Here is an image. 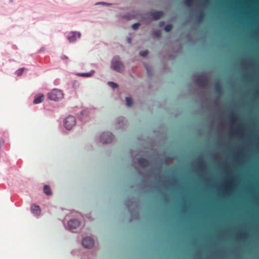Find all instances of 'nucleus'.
I'll return each instance as SVG.
<instances>
[{
  "mask_svg": "<svg viewBox=\"0 0 259 259\" xmlns=\"http://www.w3.org/2000/svg\"><path fill=\"white\" fill-rule=\"evenodd\" d=\"M48 98L51 100L59 101L63 98V93L58 89H53L48 94Z\"/></svg>",
  "mask_w": 259,
  "mask_h": 259,
  "instance_id": "1",
  "label": "nucleus"
},
{
  "mask_svg": "<svg viewBox=\"0 0 259 259\" xmlns=\"http://www.w3.org/2000/svg\"><path fill=\"white\" fill-rule=\"evenodd\" d=\"M111 67L116 71L121 72L124 69V66L122 62L119 61V57L116 56L112 60Z\"/></svg>",
  "mask_w": 259,
  "mask_h": 259,
  "instance_id": "2",
  "label": "nucleus"
},
{
  "mask_svg": "<svg viewBox=\"0 0 259 259\" xmlns=\"http://www.w3.org/2000/svg\"><path fill=\"white\" fill-rule=\"evenodd\" d=\"M65 127L68 130H71L76 124V119L73 116H68L64 120V122Z\"/></svg>",
  "mask_w": 259,
  "mask_h": 259,
  "instance_id": "3",
  "label": "nucleus"
},
{
  "mask_svg": "<svg viewBox=\"0 0 259 259\" xmlns=\"http://www.w3.org/2000/svg\"><path fill=\"white\" fill-rule=\"evenodd\" d=\"M195 82L198 86L205 88L208 83V80L205 76L200 75L196 79Z\"/></svg>",
  "mask_w": 259,
  "mask_h": 259,
  "instance_id": "4",
  "label": "nucleus"
},
{
  "mask_svg": "<svg viewBox=\"0 0 259 259\" xmlns=\"http://www.w3.org/2000/svg\"><path fill=\"white\" fill-rule=\"evenodd\" d=\"M113 135L110 132L103 133L101 136V140L103 143H109L113 139Z\"/></svg>",
  "mask_w": 259,
  "mask_h": 259,
  "instance_id": "5",
  "label": "nucleus"
},
{
  "mask_svg": "<svg viewBox=\"0 0 259 259\" xmlns=\"http://www.w3.org/2000/svg\"><path fill=\"white\" fill-rule=\"evenodd\" d=\"M82 244L84 247L90 248L93 246L94 241L91 237H85L82 239Z\"/></svg>",
  "mask_w": 259,
  "mask_h": 259,
  "instance_id": "6",
  "label": "nucleus"
},
{
  "mask_svg": "<svg viewBox=\"0 0 259 259\" xmlns=\"http://www.w3.org/2000/svg\"><path fill=\"white\" fill-rule=\"evenodd\" d=\"M80 38V33L76 32H71L69 33L67 36L68 40L70 42H74L76 40V37Z\"/></svg>",
  "mask_w": 259,
  "mask_h": 259,
  "instance_id": "7",
  "label": "nucleus"
},
{
  "mask_svg": "<svg viewBox=\"0 0 259 259\" xmlns=\"http://www.w3.org/2000/svg\"><path fill=\"white\" fill-rule=\"evenodd\" d=\"M80 225L79 222L76 219L70 220L68 222V226L69 229H76Z\"/></svg>",
  "mask_w": 259,
  "mask_h": 259,
  "instance_id": "8",
  "label": "nucleus"
},
{
  "mask_svg": "<svg viewBox=\"0 0 259 259\" xmlns=\"http://www.w3.org/2000/svg\"><path fill=\"white\" fill-rule=\"evenodd\" d=\"M138 162L139 165L142 167H147L149 165V161L144 158H139Z\"/></svg>",
  "mask_w": 259,
  "mask_h": 259,
  "instance_id": "9",
  "label": "nucleus"
},
{
  "mask_svg": "<svg viewBox=\"0 0 259 259\" xmlns=\"http://www.w3.org/2000/svg\"><path fill=\"white\" fill-rule=\"evenodd\" d=\"M163 15L162 11H154L151 13V16L155 19L158 20L161 18Z\"/></svg>",
  "mask_w": 259,
  "mask_h": 259,
  "instance_id": "10",
  "label": "nucleus"
},
{
  "mask_svg": "<svg viewBox=\"0 0 259 259\" xmlns=\"http://www.w3.org/2000/svg\"><path fill=\"white\" fill-rule=\"evenodd\" d=\"M31 209L33 214L36 215H39L41 210L40 207L36 204L32 205L31 207Z\"/></svg>",
  "mask_w": 259,
  "mask_h": 259,
  "instance_id": "11",
  "label": "nucleus"
},
{
  "mask_svg": "<svg viewBox=\"0 0 259 259\" xmlns=\"http://www.w3.org/2000/svg\"><path fill=\"white\" fill-rule=\"evenodd\" d=\"M44 96L42 95H39L38 96H36L35 97L34 100H33V103L34 104H39L41 103L44 99Z\"/></svg>",
  "mask_w": 259,
  "mask_h": 259,
  "instance_id": "12",
  "label": "nucleus"
},
{
  "mask_svg": "<svg viewBox=\"0 0 259 259\" xmlns=\"http://www.w3.org/2000/svg\"><path fill=\"white\" fill-rule=\"evenodd\" d=\"M94 73V71L92 70L91 72H88V73H77V75L78 76H82V77H90L92 75H93Z\"/></svg>",
  "mask_w": 259,
  "mask_h": 259,
  "instance_id": "13",
  "label": "nucleus"
},
{
  "mask_svg": "<svg viewBox=\"0 0 259 259\" xmlns=\"http://www.w3.org/2000/svg\"><path fill=\"white\" fill-rule=\"evenodd\" d=\"M215 91L219 94H221L222 92V87L219 82L215 83Z\"/></svg>",
  "mask_w": 259,
  "mask_h": 259,
  "instance_id": "14",
  "label": "nucleus"
},
{
  "mask_svg": "<svg viewBox=\"0 0 259 259\" xmlns=\"http://www.w3.org/2000/svg\"><path fill=\"white\" fill-rule=\"evenodd\" d=\"M44 192L47 195H50L52 193L51 188L48 185H45L44 186Z\"/></svg>",
  "mask_w": 259,
  "mask_h": 259,
  "instance_id": "15",
  "label": "nucleus"
},
{
  "mask_svg": "<svg viewBox=\"0 0 259 259\" xmlns=\"http://www.w3.org/2000/svg\"><path fill=\"white\" fill-rule=\"evenodd\" d=\"M126 105L131 106L133 104L132 99L130 97H126L125 99Z\"/></svg>",
  "mask_w": 259,
  "mask_h": 259,
  "instance_id": "16",
  "label": "nucleus"
},
{
  "mask_svg": "<svg viewBox=\"0 0 259 259\" xmlns=\"http://www.w3.org/2000/svg\"><path fill=\"white\" fill-rule=\"evenodd\" d=\"M172 28V25L171 24H167L164 27V30L166 32H169Z\"/></svg>",
  "mask_w": 259,
  "mask_h": 259,
  "instance_id": "17",
  "label": "nucleus"
},
{
  "mask_svg": "<svg viewBox=\"0 0 259 259\" xmlns=\"http://www.w3.org/2000/svg\"><path fill=\"white\" fill-rule=\"evenodd\" d=\"M230 117L231 121L232 123L234 122V121L235 120H236L237 118V115L234 113H232V114H231V115L230 116Z\"/></svg>",
  "mask_w": 259,
  "mask_h": 259,
  "instance_id": "18",
  "label": "nucleus"
},
{
  "mask_svg": "<svg viewBox=\"0 0 259 259\" xmlns=\"http://www.w3.org/2000/svg\"><path fill=\"white\" fill-rule=\"evenodd\" d=\"M108 84L113 89H115L118 87L117 84L112 81L108 82Z\"/></svg>",
  "mask_w": 259,
  "mask_h": 259,
  "instance_id": "19",
  "label": "nucleus"
},
{
  "mask_svg": "<svg viewBox=\"0 0 259 259\" xmlns=\"http://www.w3.org/2000/svg\"><path fill=\"white\" fill-rule=\"evenodd\" d=\"M148 51H141L140 52V55L143 57L146 56L148 55Z\"/></svg>",
  "mask_w": 259,
  "mask_h": 259,
  "instance_id": "20",
  "label": "nucleus"
},
{
  "mask_svg": "<svg viewBox=\"0 0 259 259\" xmlns=\"http://www.w3.org/2000/svg\"><path fill=\"white\" fill-rule=\"evenodd\" d=\"M199 168L200 169H203L205 167V164L203 161H201L199 162Z\"/></svg>",
  "mask_w": 259,
  "mask_h": 259,
  "instance_id": "21",
  "label": "nucleus"
},
{
  "mask_svg": "<svg viewBox=\"0 0 259 259\" xmlns=\"http://www.w3.org/2000/svg\"><path fill=\"white\" fill-rule=\"evenodd\" d=\"M193 0H185V3L188 6H191L193 3Z\"/></svg>",
  "mask_w": 259,
  "mask_h": 259,
  "instance_id": "22",
  "label": "nucleus"
},
{
  "mask_svg": "<svg viewBox=\"0 0 259 259\" xmlns=\"http://www.w3.org/2000/svg\"><path fill=\"white\" fill-rule=\"evenodd\" d=\"M139 26H140L139 23H134V24H133L132 28L133 29L136 30L139 28Z\"/></svg>",
  "mask_w": 259,
  "mask_h": 259,
  "instance_id": "23",
  "label": "nucleus"
},
{
  "mask_svg": "<svg viewBox=\"0 0 259 259\" xmlns=\"http://www.w3.org/2000/svg\"><path fill=\"white\" fill-rule=\"evenodd\" d=\"M24 70H25V68H22L17 70V75H21Z\"/></svg>",
  "mask_w": 259,
  "mask_h": 259,
  "instance_id": "24",
  "label": "nucleus"
},
{
  "mask_svg": "<svg viewBox=\"0 0 259 259\" xmlns=\"http://www.w3.org/2000/svg\"><path fill=\"white\" fill-rule=\"evenodd\" d=\"M154 34L156 36L159 37L161 35V32L160 31H156L155 32Z\"/></svg>",
  "mask_w": 259,
  "mask_h": 259,
  "instance_id": "25",
  "label": "nucleus"
},
{
  "mask_svg": "<svg viewBox=\"0 0 259 259\" xmlns=\"http://www.w3.org/2000/svg\"><path fill=\"white\" fill-rule=\"evenodd\" d=\"M203 18V13L201 12L199 15V20H201Z\"/></svg>",
  "mask_w": 259,
  "mask_h": 259,
  "instance_id": "26",
  "label": "nucleus"
},
{
  "mask_svg": "<svg viewBox=\"0 0 259 259\" xmlns=\"http://www.w3.org/2000/svg\"><path fill=\"white\" fill-rule=\"evenodd\" d=\"M4 140L3 139H0V147L4 144Z\"/></svg>",
  "mask_w": 259,
  "mask_h": 259,
  "instance_id": "27",
  "label": "nucleus"
},
{
  "mask_svg": "<svg viewBox=\"0 0 259 259\" xmlns=\"http://www.w3.org/2000/svg\"><path fill=\"white\" fill-rule=\"evenodd\" d=\"M62 59H67L68 57L67 56H64L63 57H62Z\"/></svg>",
  "mask_w": 259,
  "mask_h": 259,
  "instance_id": "28",
  "label": "nucleus"
},
{
  "mask_svg": "<svg viewBox=\"0 0 259 259\" xmlns=\"http://www.w3.org/2000/svg\"><path fill=\"white\" fill-rule=\"evenodd\" d=\"M163 24H164L163 22L161 21L160 22L159 25H160V26H162V25H163Z\"/></svg>",
  "mask_w": 259,
  "mask_h": 259,
  "instance_id": "29",
  "label": "nucleus"
},
{
  "mask_svg": "<svg viewBox=\"0 0 259 259\" xmlns=\"http://www.w3.org/2000/svg\"><path fill=\"white\" fill-rule=\"evenodd\" d=\"M146 69H147V72H149V70L148 67L146 66Z\"/></svg>",
  "mask_w": 259,
  "mask_h": 259,
  "instance_id": "30",
  "label": "nucleus"
},
{
  "mask_svg": "<svg viewBox=\"0 0 259 259\" xmlns=\"http://www.w3.org/2000/svg\"><path fill=\"white\" fill-rule=\"evenodd\" d=\"M128 41H129V42H130V41H131V38H128Z\"/></svg>",
  "mask_w": 259,
  "mask_h": 259,
  "instance_id": "31",
  "label": "nucleus"
}]
</instances>
